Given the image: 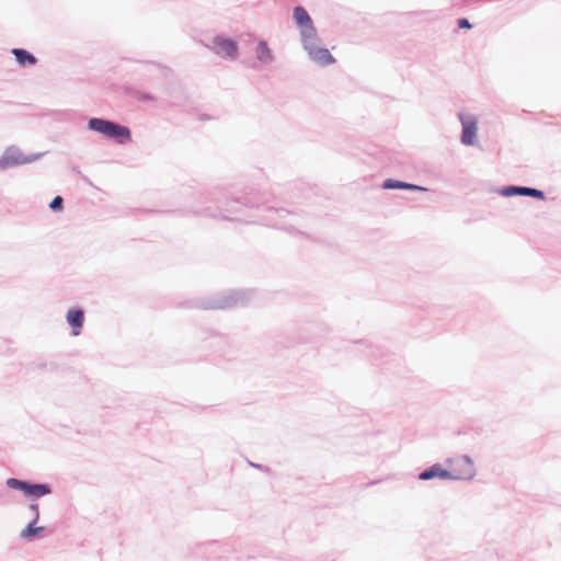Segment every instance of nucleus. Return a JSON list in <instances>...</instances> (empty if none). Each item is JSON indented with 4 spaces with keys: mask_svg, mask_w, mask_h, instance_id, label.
<instances>
[{
    "mask_svg": "<svg viewBox=\"0 0 561 561\" xmlns=\"http://www.w3.org/2000/svg\"><path fill=\"white\" fill-rule=\"evenodd\" d=\"M355 343H356V344H363V342H362V341H357V342H355Z\"/></svg>",
    "mask_w": 561,
    "mask_h": 561,
    "instance_id": "obj_20",
    "label": "nucleus"
},
{
    "mask_svg": "<svg viewBox=\"0 0 561 561\" xmlns=\"http://www.w3.org/2000/svg\"><path fill=\"white\" fill-rule=\"evenodd\" d=\"M302 42L305 50L309 57L321 66H327L334 62V58L327 48L319 46L317 34L310 38H306Z\"/></svg>",
    "mask_w": 561,
    "mask_h": 561,
    "instance_id": "obj_3",
    "label": "nucleus"
},
{
    "mask_svg": "<svg viewBox=\"0 0 561 561\" xmlns=\"http://www.w3.org/2000/svg\"><path fill=\"white\" fill-rule=\"evenodd\" d=\"M49 207L55 211H60L62 209V198L60 196H56L49 204Z\"/></svg>",
    "mask_w": 561,
    "mask_h": 561,
    "instance_id": "obj_18",
    "label": "nucleus"
},
{
    "mask_svg": "<svg viewBox=\"0 0 561 561\" xmlns=\"http://www.w3.org/2000/svg\"><path fill=\"white\" fill-rule=\"evenodd\" d=\"M381 187L383 190H404V191H414V192H427L428 188L425 186H421L417 184L396 180V179H386Z\"/></svg>",
    "mask_w": 561,
    "mask_h": 561,
    "instance_id": "obj_8",
    "label": "nucleus"
},
{
    "mask_svg": "<svg viewBox=\"0 0 561 561\" xmlns=\"http://www.w3.org/2000/svg\"><path fill=\"white\" fill-rule=\"evenodd\" d=\"M21 162L22 161L16 159L14 156L5 154L0 159V168L5 169Z\"/></svg>",
    "mask_w": 561,
    "mask_h": 561,
    "instance_id": "obj_14",
    "label": "nucleus"
},
{
    "mask_svg": "<svg viewBox=\"0 0 561 561\" xmlns=\"http://www.w3.org/2000/svg\"><path fill=\"white\" fill-rule=\"evenodd\" d=\"M7 485L11 489H18V490H21L22 492H24V490L26 489V482L24 481H20L18 479H14V478H11L7 481Z\"/></svg>",
    "mask_w": 561,
    "mask_h": 561,
    "instance_id": "obj_15",
    "label": "nucleus"
},
{
    "mask_svg": "<svg viewBox=\"0 0 561 561\" xmlns=\"http://www.w3.org/2000/svg\"><path fill=\"white\" fill-rule=\"evenodd\" d=\"M499 193L504 197L526 196L540 201L546 199V193L542 190L523 185H506L500 188Z\"/></svg>",
    "mask_w": 561,
    "mask_h": 561,
    "instance_id": "obj_4",
    "label": "nucleus"
},
{
    "mask_svg": "<svg viewBox=\"0 0 561 561\" xmlns=\"http://www.w3.org/2000/svg\"><path fill=\"white\" fill-rule=\"evenodd\" d=\"M12 54L21 66L34 65L36 62V58L25 49L14 48Z\"/></svg>",
    "mask_w": 561,
    "mask_h": 561,
    "instance_id": "obj_12",
    "label": "nucleus"
},
{
    "mask_svg": "<svg viewBox=\"0 0 561 561\" xmlns=\"http://www.w3.org/2000/svg\"><path fill=\"white\" fill-rule=\"evenodd\" d=\"M365 355H367L376 365L388 363L389 359L382 360L383 357L391 358L392 355L387 354L378 345L368 344Z\"/></svg>",
    "mask_w": 561,
    "mask_h": 561,
    "instance_id": "obj_10",
    "label": "nucleus"
},
{
    "mask_svg": "<svg viewBox=\"0 0 561 561\" xmlns=\"http://www.w3.org/2000/svg\"><path fill=\"white\" fill-rule=\"evenodd\" d=\"M67 321L72 327V334L79 335L83 325L84 314L80 309H70L67 312Z\"/></svg>",
    "mask_w": 561,
    "mask_h": 561,
    "instance_id": "obj_9",
    "label": "nucleus"
},
{
    "mask_svg": "<svg viewBox=\"0 0 561 561\" xmlns=\"http://www.w3.org/2000/svg\"><path fill=\"white\" fill-rule=\"evenodd\" d=\"M459 462L462 463V468H455L453 470L445 469L440 463L436 462L421 471L417 476V479L422 481H430L433 479L472 480L476 476V468L471 457L463 455L459 459Z\"/></svg>",
    "mask_w": 561,
    "mask_h": 561,
    "instance_id": "obj_1",
    "label": "nucleus"
},
{
    "mask_svg": "<svg viewBox=\"0 0 561 561\" xmlns=\"http://www.w3.org/2000/svg\"><path fill=\"white\" fill-rule=\"evenodd\" d=\"M24 493L30 496L41 497L50 493V489L46 484H30L26 483Z\"/></svg>",
    "mask_w": 561,
    "mask_h": 561,
    "instance_id": "obj_11",
    "label": "nucleus"
},
{
    "mask_svg": "<svg viewBox=\"0 0 561 561\" xmlns=\"http://www.w3.org/2000/svg\"><path fill=\"white\" fill-rule=\"evenodd\" d=\"M360 416H362L363 419H365V420H366V419H368V416H367V415H365V414H360Z\"/></svg>",
    "mask_w": 561,
    "mask_h": 561,
    "instance_id": "obj_19",
    "label": "nucleus"
},
{
    "mask_svg": "<svg viewBox=\"0 0 561 561\" xmlns=\"http://www.w3.org/2000/svg\"><path fill=\"white\" fill-rule=\"evenodd\" d=\"M457 26L458 28L471 30L473 24L467 18H459L457 19Z\"/></svg>",
    "mask_w": 561,
    "mask_h": 561,
    "instance_id": "obj_17",
    "label": "nucleus"
},
{
    "mask_svg": "<svg viewBox=\"0 0 561 561\" xmlns=\"http://www.w3.org/2000/svg\"><path fill=\"white\" fill-rule=\"evenodd\" d=\"M88 126L90 129L114 139L119 144H125L130 139V130L127 127L110 121L91 118Z\"/></svg>",
    "mask_w": 561,
    "mask_h": 561,
    "instance_id": "obj_2",
    "label": "nucleus"
},
{
    "mask_svg": "<svg viewBox=\"0 0 561 561\" xmlns=\"http://www.w3.org/2000/svg\"><path fill=\"white\" fill-rule=\"evenodd\" d=\"M294 20L300 27L301 41L310 38L317 34L316 27L312 24L311 18L302 7L294 8Z\"/></svg>",
    "mask_w": 561,
    "mask_h": 561,
    "instance_id": "obj_5",
    "label": "nucleus"
},
{
    "mask_svg": "<svg viewBox=\"0 0 561 561\" xmlns=\"http://www.w3.org/2000/svg\"><path fill=\"white\" fill-rule=\"evenodd\" d=\"M459 117H460L461 125H462V130H461V136H460L461 144L465 146L474 145L476 139H477V130H478L476 118L472 117L470 119H466L463 114H459Z\"/></svg>",
    "mask_w": 561,
    "mask_h": 561,
    "instance_id": "obj_6",
    "label": "nucleus"
},
{
    "mask_svg": "<svg viewBox=\"0 0 561 561\" xmlns=\"http://www.w3.org/2000/svg\"><path fill=\"white\" fill-rule=\"evenodd\" d=\"M256 57L261 62H270L273 59L272 51L266 42H259L256 46Z\"/></svg>",
    "mask_w": 561,
    "mask_h": 561,
    "instance_id": "obj_13",
    "label": "nucleus"
},
{
    "mask_svg": "<svg viewBox=\"0 0 561 561\" xmlns=\"http://www.w3.org/2000/svg\"><path fill=\"white\" fill-rule=\"evenodd\" d=\"M214 50L219 56L234 58L238 54V45L231 39L217 37L214 39Z\"/></svg>",
    "mask_w": 561,
    "mask_h": 561,
    "instance_id": "obj_7",
    "label": "nucleus"
},
{
    "mask_svg": "<svg viewBox=\"0 0 561 561\" xmlns=\"http://www.w3.org/2000/svg\"><path fill=\"white\" fill-rule=\"evenodd\" d=\"M43 528L42 527H34L33 524H30L23 531H22V537L24 538H27V537H31V536H35L36 534H38L39 531H42Z\"/></svg>",
    "mask_w": 561,
    "mask_h": 561,
    "instance_id": "obj_16",
    "label": "nucleus"
}]
</instances>
